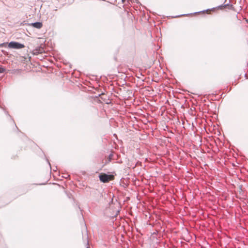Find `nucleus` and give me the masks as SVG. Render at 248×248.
Wrapping results in <instances>:
<instances>
[{
	"label": "nucleus",
	"instance_id": "7ed1b4c3",
	"mask_svg": "<svg viewBox=\"0 0 248 248\" xmlns=\"http://www.w3.org/2000/svg\"><path fill=\"white\" fill-rule=\"evenodd\" d=\"M31 25L35 28L39 29L42 28L43 24L41 22H35L34 23H31Z\"/></svg>",
	"mask_w": 248,
	"mask_h": 248
},
{
	"label": "nucleus",
	"instance_id": "9d476101",
	"mask_svg": "<svg viewBox=\"0 0 248 248\" xmlns=\"http://www.w3.org/2000/svg\"><path fill=\"white\" fill-rule=\"evenodd\" d=\"M208 10H209V9H206V10L202 11V12H204L208 11Z\"/></svg>",
	"mask_w": 248,
	"mask_h": 248
},
{
	"label": "nucleus",
	"instance_id": "6e6552de",
	"mask_svg": "<svg viewBox=\"0 0 248 248\" xmlns=\"http://www.w3.org/2000/svg\"><path fill=\"white\" fill-rule=\"evenodd\" d=\"M7 44L6 43H3L1 44H0V47H3L6 46Z\"/></svg>",
	"mask_w": 248,
	"mask_h": 248
},
{
	"label": "nucleus",
	"instance_id": "1a4fd4ad",
	"mask_svg": "<svg viewBox=\"0 0 248 248\" xmlns=\"http://www.w3.org/2000/svg\"><path fill=\"white\" fill-rule=\"evenodd\" d=\"M47 161L48 163V164H49V166H50V168H51V165H50V163L49 162V161H48V160H47Z\"/></svg>",
	"mask_w": 248,
	"mask_h": 248
},
{
	"label": "nucleus",
	"instance_id": "423d86ee",
	"mask_svg": "<svg viewBox=\"0 0 248 248\" xmlns=\"http://www.w3.org/2000/svg\"><path fill=\"white\" fill-rule=\"evenodd\" d=\"M188 15L189 14H183V15H178V16H174L172 17H173V18H177V17H180V16H187V15Z\"/></svg>",
	"mask_w": 248,
	"mask_h": 248
},
{
	"label": "nucleus",
	"instance_id": "9b49d317",
	"mask_svg": "<svg viewBox=\"0 0 248 248\" xmlns=\"http://www.w3.org/2000/svg\"><path fill=\"white\" fill-rule=\"evenodd\" d=\"M215 9H216V8H215V7H214V8H212L211 9V10H214Z\"/></svg>",
	"mask_w": 248,
	"mask_h": 248
},
{
	"label": "nucleus",
	"instance_id": "ddd939ff",
	"mask_svg": "<svg viewBox=\"0 0 248 248\" xmlns=\"http://www.w3.org/2000/svg\"><path fill=\"white\" fill-rule=\"evenodd\" d=\"M86 248H90L89 247H87Z\"/></svg>",
	"mask_w": 248,
	"mask_h": 248
},
{
	"label": "nucleus",
	"instance_id": "f8f14e48",
	"mask_svg": "<svg viewBox=\"0 0 248 248\" xmlns=\"http://www.w3.org/2000/svg\"><path fill=\"white\" fill-rule=\"evenodd\" d=\"M124 0H122V1H123V2H124Z\"/></svg>",
	"mask_w": 248,
	"mask_h": 248
},
{
	"label": "nucleus",
	"instance_id": "f03ea898",
	"mask_svg": "<svg viewBox=\"0 0 248 248\" xmlns=\"http://www.w3.org/2000/svg\"><path fill=\"white\" fill-rule=\"evenodd\" d=\"M8 46L11 48L21 49L25 47L24 44L17 42L11 41L8 44Z\"/></svg>",
	"mask_w": 248,
	"mask_h": 248
},
{
	"label": "nucleus",
	"instance_id": "f257e3e1",
	"mask_svg": "<svg viewBox=\"0 0 248 248\" xmlns=\"http://www.w3.org/2000/svg\"><path fill=\"white\" fill-rule=\"evenodd\" d=\"M99 178L100 182L103 183H108L110 180L113 179L114 176L112 174H108L105 173H100L99 174Z\"/></svg>",
	"mask_w": 248,
	"mask_h": 248
},
{
	"label": "nucleus",
	"instance_id": "0eeeda50",
	"mask_svg": "<svg viewBox=\"0 0 248 248\" xmlns=\"http://www.w3.org/2000/svg\"><path fill=\"white\" fill-rule=\"evenodd\" d=\"M113 156V155L112 154H110L108 155V161H110L111 159H112V157Z\"/></svg>",
	"mask_w": 248,
	"mask_h": 248
},
{
	"label": "nucleus",
	"instance_id": "20e7f679",
	"mask_svg": "<svg viewBox=\"0 0 248 248\" xmlns=\"http://www.w3.org/2000/svg\"><path fill=\"white\" fill-rule=\"evenodd\" d=\"M226 1H227V0H225L224 3L223 4L219 5L217 7L218 8L221 9L222 7H226L229 6L232 7V5H230V0H229V3L225 4V3L226 2Z\"/></svg>",
	"mask_w": 248,
	"mask_h": 248
},
{
	"label": "nucleus",
	"instance_id": "39448f33",
	"mask_svg": "<svg viewBox=\"0 0 248 248\" xmlns=\"http://www.w3.org/2000/svg\"><path fill=\"white\" fill-rule=\"evenodd\" d=\"M5 71V69L3 67H0V74L3 73Z\"/></svg>",
	"mask_w": 248,
	"mask_h": 248
}]
</instances>
